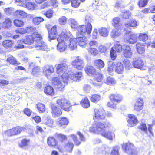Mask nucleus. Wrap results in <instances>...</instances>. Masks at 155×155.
I'll use <instances>...</instances> for the list:
<instances>
[{
  "instance_id": "nucleus-1",
  "label": "nucleus",
  "mask_w": 155,
  "mask_h": 155,
  "mask_svg": "<svg viewBox=\"0 0 155 155\" xmlns=\"http://www.w3.org/2000/svg\"><path fill=\"white\" fill-rule=\"evenodd\" d=\"M56 70L57 73L59 74L64 83H67L69 78L74 81L81 79V72L74 73L71 71H69L68 66L65 63L58 64L56 67Z\"/></svg>"
},
{
  "instance_id": "nucleus-56",
  "label": "nucleus",
  "mask_w": 155,
  "mask_h": 155,
  "mask_svg": "<svg viewBox=\"0 0 155 155\" xmlns=\"http://www.w3.org/2000/svg\"><path fill=\"white\" fill-rule=\"evenodd\" d=\"M101 98V96L98 94H94L92 95L91 98V101L94 102H96L100 100Z\"/></svg>"
},
{
  "instance_id": "nucleus-30",
  "label": "nucleus",
  "mask_w": 155,
  "mask_h": 155,
  "mask_svg": "<svg viewBox=\"0 0 155 155\" xmlns=\"http://www.w3.org/2000/svg\"><path fill=\"white\" fill-rule=\"evenodd\" d=\"M77 41L78 42L79 45L80 46H85L87 43V39L86 37H80L77 38Z\"/></svg>"
},
{
  "instance_id": "nucleus-28",
  "label": "nucleus",
  "mask_w": 155,
  "mask_h": 155,
  "mask_svg": "<svg viewBox=\"0 0 155 155\" xmlns=\"http://www.w3.org/2000/svg\"><path fill=\"white\" fill-rule=\"evenodd\" d=\"M114 70L115 72L118 74L122 73L124 71L123 64L120 62L117 63L115 65Z\"/></svg>"
},
{
  "instance_id": "nucleus-5",
  "label": "nucleus",
  "mask_w": 155,
  "mask_h": 155,
  "mask_svg": "<svg viewBox=\"0 0 155 155\" xmlns=\"http://www.w3.org/2000/svg\"><path fill=\"white\" fill-rule=\"evenodd\" d=\"M122 49V46L119 42H114V45L111 48L110 53V56L112 60L116 59L117 56V52H121Z\"/></svg>"
},
{
  "instance_id": "nucleus-37",
  "label": "nucleus",
  "mask_w": 155,
  "mask_h": 155,
  "mask_svg": "<svg viewBox=\"0 0 155 155\" xmlns=\"http://www.w3.org/2000/svg\"><path fill=\"white\" fill-rule=\"evenodd\" d=\"M120 29L116 28V29L112 30L110 33L111 36L114 38L118 37L121 34V31Z\"/></svg>"
},
{
  "instance_id": "nucleus-51",
  "label": "nucleus",
  "mask_w": 155,
  "mask_h": 155,
  "mask_svg": "<svg viewBox=\"0 0 155 155\" xmlns=\"http://www.w3.org/2000/svg\"><path fill=\"white\" fill-rule=\"evenodd\" d=\"M44 20L43 18L41 17H36L33 18V22L35 25H38Z\"/></svg>"
},
{
  "instance_id": "nucleus-26",
  "label": "nucleus",
  "mask_w": 155,
  "mask_h": 155,
  "mask_svg": "<svg viewBox=\"0 0 155 155\" xmlns=\"http://www.w3.org/2000/svg\"><path fill=\"white\" fill-rule=\"evenodd\" d=\"M56 27L55 26H53L51 30L48 31L49 39L51 40L54 39L57 34Z\"/></svg>"
},
{
  "instance_id": "nucleus-35",
  "label": "nucleus",
  "mask_w": 155,
  "mask_h": 155,
  "mask_svg": "<svg viewBox=\"0 0 155 155\" xmlns=\"http://www.w3.org/2000/svg\"><path fill=\"white\" fill-rule=\"evenodd\" d=\"M144 45L140 43H138L136 44V48L138 52L140 54L143 53L145 51Z\"/></svg>"
},
{
  "instance_id": "nucleus-62",
  "label": "nucleus",
  "mask_w": 155,
  "mask_h": 155,
  "mask_svg": "<svg viewBox=\"0 0 155 155\" xmlns=\"http://www.w3.org/2000/svg\"><path fill=\"white\" fill-rule=\"evenodd\" d=\"M40 71V67L37 66L33 68L32 73L33 75L37 76L39 73Z\"/></svg>"
},
{
  "instance_id": "nucleus-24",
  "label": "nucleus",
  "mask_w": 155,
  "mask_h": 155,
  "mask_svg": "<svg viewBox=\"0 0 155 155\" xmlns=\"http://www.w3.org/2000/svg\"><path fill=\"white\" fill-rule=\"evenodd\" d=\"M14 15L17 18H25L27 16V13L25 11L18 10L16 11L14 13Z\"/></svg>"
},
{
  "instance_id": "nucleus-41",
  "label": "nucleus",
  "mask_w": 155,
  "mask_h": 155,
  "mask_svg": "<svg viewBox=\"0 0 155 155\" xmlns=\"http://www.w3.org/2000/svg\"><path fill=\"white\" fill-rule=\"evenodd\" d=\"M81 106L84 108H87L90 106V102L87 98H85L82 100L80 102Z\"/></svg>"
},
{
  "instance_id": "nucleus-48",
  "label": "nucleus",
  "mask_w": 155,
  "mask_h": 155,
  "mask_svg": "<svg viewBox=\"0 0 155 155\" xmlns=\"http://www.w3.org/2000/svg\"><path fill=\"white\" fill-rule=\"evenodd\" d=\"M108 67L107 68V71L109 72L112 73L114 70V68H115V64L111 61H110L108 62Z\"/></svg>"
},
{
  "instance_id": "nucleus-15",
  "label": "nucleus",
  "mask_w": 155,
  "mask_h": 155,
  "mask_svg": "<svg viewBox=\"0 0 155 155\" xmlns=\"http://www.w3.org/2000/svg\"><path fill=\"white\" fill-rule=\"evenodd\" d=\"M133 64L134 68L140 69L143 66L144 63L140 57H137L134 58Z\"/></svg>"
},
{
  "instance_id": "nucleus-44",
  "label": "nucleus",
  "mask_w": 155,
  "mask_h": 155,
  "mask_svg": "<svg viewBox=\"0 0 155 155\" xmlns=\"http://www.w3.org/2000/svg\"><path fill=\"white\" fill-rule=\"evenodd\" d=\"M95 65L99 68H103L104 66V61L101 59L96 60L94 62Z\"/></svg>"
},
{
  "instance_id": "nucleus-29",
  "label": "nucleus",
  "mask_w": 155,
  "mask_h": 155,
  "mask_svg": "<svg viewBox=\"0 0 155 155\" xmlns=\"http://www.w3.org/2000/svg\"><path fill=\"white\" fill-rule=\"evenodd\" d=\"M98 32L100 35L104 37H107L108 36L109 33V30L105 27H101L98 29Z\"/></svg>"
},
{
  "instance_id": "nucleus-11",
  "label": "nucleus",
  "mask_w": 155,
  "mask_h": 155,
  "mask_svg": "<svg viewBox=\"0 0 155 155\" xmlns=\"http://www.w3.org/2000/svg\"><path fill=\"white\" fill-rule=\"evenodd\" d=\"M23 129L21 127H16L7 130L5 133L10 136L17 135L20 134Z\"/></svg>"
},
{
  "instance_id": "nucleus-60",
  "label": "nucleus",
  "mask_w": 155,
  "mask_h": 155,
  "mask_svg": "<svg viewBox=\"0 0 155 155\" xmlns=\"http://www.w3.org/2000/svg\"><path fill=\"white\" fill-rule=\"evenodd\" d=\"M97 48H89L88 50L90 53L93 55H96L98 54V51L97 49Z\"/></svg>"
},
{
  "instance_id": "nucleus-3",
  "label": "nucleus",
  "mask_w": 155,
  "mask_h": 155,
  "mask_svg": "<svg viewBox=\"0 0 155 155\" xmlns=\"http://www.w3.org/2000/svg\"><path fill=\"white\" fill-rule=\"evenodd\" d=\"M65 33L62 32L59 35L57 39L58 42L57 45V49L59 52H63L66 49L67 45L66 42L65 41Z\"/></svg>"
},
{
  "instance_id": "nucleus-23",
  "label": "nucleus",
  "mask_w": 155,
  "mask_h": 155,
  "mask_svg": "<svg viewBox=\"0 0 155 155\" xmlns=\"http://www.w3.org/2000/svg\"><path fill=\"white\" fill-rule=\"evenodd\" d=\"M137 22L134 19H131L129 22H126L125 24L124 29L125 31L130 27H135L138 25Z\"/></svg>"
},
{
  "instance_id": "nucleus-42",
  "label": "nucleus",
  "mask_w": 155,
  "mask_h": 155,
  "mask_svg": "<svg viewBox=\"0 0 155 155\" xmlns=\"http://www.w3.org/2000/svg\"><path fill=\"white\" fill-rule=\"evenodd\" d=\"M104 82L106 84L109 85H114L116 83V81L114 78L109 77H107Z\"/></svg>"
},
{
  "instance_id": "nucleus-43",
  "label": "nucleus",
  "mask_w": 155,
  "mask_h": 155,
  "mask_svg": "<svg viewBox=\"0 0 155 155\" xmlns=\"http://www.w3.org/2000/svg\"><path fill=\"white\" fill-rule=\"evenodd\" d=\"M3 46L6 48H10L13 44V42L11 40L4 41L2 43Z\"/></svg>"
},
{
  "instance_id": "nucleus-52",
  "label": "nucleus",
  "mask_w": 155,
  "mask_h": 155,
  "mask_svg": "<svg viewBox=\"0 0 155 155\" xmlns=\"http://www.w3.org/2000/svg\"><path fill=\"white\" fill-rule=\"evenodd\" d=\"M43 122L44 124L50 127H52L53 126V121L50 118L45 119Z\"/></svg>"
},
{
  "instance_id": "nucleus-20",
  "label": "nucleus",
  "mask_w": 155,
  "mask_h": 155,
  "mask_svg": "<svg viewBox=\"0 0 155 155\" xmlns=\"http://www.w3.org/2000/svg\"><path fill=\"white\" fill-rule=\"evenodd\" d=\"M143 106V101L142 99L139 98L137 99L134 106V109L139 111L142 109Z\"/></svg>"
},
{
  "instance_id": "nucleus-45",
  "label": "nucleus",
  "mask_w": 155,
  "mask_h": 155,
  "mask_svg": "<svg viewBox=\"0 0 155 155\" xmlns=\"http://www.w3.org/2000/svg\"><path fill=\"white\" fill-rule=\"evenodd\" d=\"M36 107L39 112L40 113H43L45 111V105L42 103H38L36 104Z\"/></svg>"
},
{
  "instance_id": "nucleus-27",
  "label": "nucleus",
  "mask_w": 155,
  "mask_h": 155,
  "mask_svg": "<svg viewBox=\"0 0 155 155\" xmlns=\"http://www.w3.org/2000/svg\"><path fill=\"white\" fill-rule=\"evenodd\" d=\"M110 100L114 103L120 102L122 99L121 96L119 94H112L110 96Z\"/></svg>"
},
{
  "instance_id": "nucleus-32",
  "label": "nucleus",
  "mask_w": 155,
  "mask_h": 155,
  "mask_svg": "<svg viewBox=\"0 0 155 155\" xmlns=\"http://www.w3.org/2000/svg\"><path fill=\"white\" fill-rule=\"evenodd\" d=\"M84 70L86 73L89 75L94 74L96 73L95 69L92 66L86 67Z\"/></svg>"
},
{
  "instance_id": "nucleus-55",
  "label": "nucleus",
  "mask_w": 155,
  "mask_h": 155,
  "mask_svg": "<svg viewBox=\"0 0 155 155\" xmlns=\"http://www.w3.org/2000/svg\"><path fill=\"white\" fill-rule=\"evenodd\" d=\"M89 48H97L98 46V43L95 40L90 41L88 44Z\"/></svg>"
},
{
  "instance_id": "nucleus-16",
  "label": "nucleus",
  "mask_w": 155,
  "mask_h": 155,
  "mask_svg": "<svg viewBox=\"0 0 155 155\" xmlns=\"http://www.w3.org/2000/svg\"><path fill=\"white\" fill-rule=\"evenodd\" d=\"M127 121L129 127H133L135 126L137 124L138 121L136 117L132 114L129 115Z\"/></svg>"
},
{
  "instance_id": "nucleus-54",
  "label": "nucleus",
  "mask_w": 155,
  "mask_h": 155,
  "mask_svg": "<svg viewBox=\"0 0 155 155\" xmlns=\"http://www.w3.org/2000/svg\"><path fill=\"white\" fill-rule=\"evenodd\" d=\"M103 78V75L102 73L96 74L94 76V80L99 82H101Z\"/></svg>"
},
{
  "instance_id": "nucleus-6",
  "label": "nucleus",
  "mask_w": 155,
  "mask_h": 155,
  "mask_svg": "<svg viewBox=\"0 0 155 155\" xmlns=\"http://www.w3.org/2000/svg\"><path fill=\"white\" fill-rule=\"evenodd\" d=\"M56 102L61 109L67 111L70 110L71 105L68 100L65 98H61L57 99Z\"/></svg>"
},
{
  "instance_id": "nucleus-47",
  "label": "nucleus",
  "mask_w": 155,
  "mask_h": 155,
  "mask_svg": "<svg viewBox=\"0 0 155 155\" xmlns=\"http://www.w3.org/2000/svg\"><path fill=\"white\" fill-rule=\"evenodd\" d=\"M73 147L74 144L73 143L70 141H68L64 146L65 149L69 152H71Z\"/></svg>"
},
{
  "instance_id": "nucleus-9",
  "label": "nucleus",
  "mask_w": 155,
  "mask_h": 155,
  "mask_svg": "<svg viewBox=\"0 0 155 155\" xmlns=\"http://www.w3.org/2000/svg\"><path fill=\"white\" fill-rule=\"evenodd\" d=\"M137 39V36L129 31L128 33L126 34L125 35L124 41L130 44H133L136 43Z\"/></svg>"
},
{
  "instance_id": "nucleus-34",
  "label": "nucleus",
  "mask_w": 155,
  "mask_h": 155,
  "mask_svg": "<svg viewBox=\"0 0 155 155\" xmlns=\"http://www.w3.org/2000/svg\"><path fill=\"white\" fill-rule=\"evenodd\" d=\"M7 61L10 64L13 65H18L20 64L17 61L15 58L11 55L8 56L7 59Z\"/></svg>"
},
{
  "instance_id": "nucleus-25",
  "label": "nucleus",
  "mask_w": 155,
  "mask_h": 155,
  "mask_svg": "<svg viewBox=\"0 0 155 155\" xmlns=\"http://www.w3.org/2000/svg\"><path fill=\"white\" fill-rule=\"evenodd\" d=\"M47 144L50 147H54L58 145V142L55 139L52 137H50L47 139Z\"/></svg>"
},
{
  "instance_id": "nucleus-36",
  "label": "nucleus",
  "mask_w": 155,
  "mask_h": 155,
  "mask_svg": "<svg viewBox=\"0 0 155 155\" xmlns=\"http://www.w3.org/2000/svg\"><path fill=\"white\" fill-rule=\"evenodd\" d=\"M102 136L110 140H112L113 137H114V134L112 131H108L104 132L102 133Z\"/></svg>"
},
{
  "instance_id": "nucleus-4",
  "label": "nucleus",
  "mask_w": 155,
  "mask_h": 155,
  "mask_svg": "<svg viewBox=\"0 0 155 155\" xmlns=\"http://www.w3.org/2000/svg\"><path fill=\"white\" fill-rule=\"evenodd\" d=\"M64 39L65 41H67L69 39V44L68 46L71 50H72L76 49L78 46L77 39L75 38H72L71 34L69 31H66Z\"/></svg>"
},
{
  "instance_id": "nucleus-2",
  "label": "nucleus",
  "mask_w": 155,
  "mask_h": 155,
  "mask_svg": "<svg viewBox=\"0 0 155 155\" xmlns=\"http://www.w3.org/2000/svg\"><path fill=\"white\" fill-rule=\"evenodd\" d=\"M93 21V19L91 17L87 16L85 17V25H81L77 28V34L78 35H89L92 31V26L91 23Z\"/></svg>"
},
{
  "instance_id": "nucleus-31",
  "label": "nucleus",
  "mask_w": 155,
  "mask_h": 155,
  "mask_svg": "<svg viewBox=\"0 0 155 155\" xmlns=\"http://www.w3.org/2000/svg\"><path fill=\"white\" fill-rule=\"evenodd\" d=\"M120 21V19L118 17H115L113 18L112 24L116 28L121 29L122 27V25L119 23Z\"/></svg>"
},
{
  "instance_id": "nucleus-58",
  "label": "nucleus",
  "mask_w": 155,
  "mask_h": 155,
  "mask_svg": "<svg viewBox=\"0 0 155 155\" xmlns=\"http://www.w3.org/2000/svg\"><path fill=\"white\" fill-rule=\"evenodd\" d=\"M123 62L126 69L129 70L132 68L131 63L127 59L124 60Z\"/></svg>"
},
{
  "instance_id": "nucleus-33",
  "label": "nucleus",
  "mask_w": 155,
  "mask_h": 155,
  "mask_svg": "<svg viewBox=\"0 0 155 155\" xmlns=\"http://www.w3.org/2000/svg\"><path fill=\"white\" fill-rule=\"evenodd\" d=\"M23 40L25 45H31L32 44L35 42L33 36L30 35L26 36Z\"/></svg>"
},
{
  "instance_id": "nucleus-17",
  "label": "nucleus",
  "mask_w": 155,
  "mask_h": 155,
  "mask_svg": "<svg viewBox=\"0 0 155 155\" xmlns=\"http://www.w3.org/2000/svg\"><path fill=\"white\" fill-rule=\"evenodd\" d=\"M96 128V133L101 135L105 131V126L103 123L100 122H97L95 123Z\"/></svg>"
},
{
  "instance_id": "nucleus-10",
  "label": "nucleus",
  "mask_w": 155,
  "mask_h": 155,
  "mask_svg": "<svg viewBox=\"0 0 155 155\" xmlns=\"http://www.w3.org/2000/svg\"><path fill=\"white\" fill-rule=\"evenodd\" d=\"M35 45L30 46V48H33L35 47L37 50H40L43 51H48L47 46L42 41H35Z\"/></svg>"
},
{
  "instance_id": "nucleus-46",
  "label": "nucleus",
  "mask_w": 155,
  "mask_h": 155,
  "mask_svg": "<svg viewBox=\"0 0 155 155\" xmlns=\"http://www.w3.org/2000/svg\"><path fill=\"white\" fill-rule=\"evenodd\" d=\"M58 125L60 126L67 125L68 123V120L65 117H62L59 119Z\"/></svg>"
},
{
  "instance_id": "nucleus-21",
  "label": "nucleus",
  "mask_w": 155,
  "mask_h": 155,
  "mask_svg": "<svg viewBox=\"0 0 155 155\" xmlns=\"http://www.w3.org/2000/svg\"><path fill=\"white\" fill-rule=\"evenodd\" d=\"M125 48L124 49L123 53L124 57L127 58H130L132 55L130 47L127 45H124Z\"/></svg>"
},
{
  "instance_id": "nucleus-38",
  "label": "nucleus",
  "mask_w": 155,
  "mask_h": 155,
  "mask_svg": "<svg viewBox=\"0 0 155 155\" xmlns=\"http://www.w3.org/2000/svg\"><path fill=\"white\" fill-rule=\"evenodd\" d=\"M44 92L47 94L52 95L54 93V90L53 87L50 85H48L45 87Z\"/></svg>"
},
{
  "instance_id": "nucleus-40",
  "label": "nucleus",
  "mask_w": 155,
  "mask_h": 155,
  "mask_svg": "<svg viewBox=\"0 0 155 155\" xmlns=\"http://www.w3.org/2000/svg\"><path fill=\"white\" fill-rule=\"evenodd\" d=\"M30 142L29 139H22L18 145L20 147L24 149L27 146Z\"/></svg>"
},
{
  "instance_id": "nucleus-12",
  "label": "nucleus",
  "mask_w": 155,
  "mask_h": 155,
  "mask_svg": "<svg viewBox=\"0 0 155 155\" xmlns=\"http://www.w3.org/2000/svg\"><path fill=\"white\" fill-rule=\"evenodd\" d=\"M77 134H78L79 137L80 141L79 140L77 137L74 134H71L70 136L73 139L74 143L76 145H79L81 143V141L84 142L86 140V138L80 132L78 131L77 133Z\"/></svg>"
},
{
  "instance_id": "nucleus-8",
  "label": "nucleus",
  "mask_w": 155,
  "mask_h": 155,
  "mask_svg": "<svg viewBox=\"0 0 155 155\" xmlns=\"http://www.w3.org/2000/svg\"><path fill=\"white\" fill-rule=\"evenodd\" d=\"M71 64L75 68L78 70L82 69L85 66L84 61L79 57H77L76 58L72 61Z\"/></svg>"
},
{
  "instance_id": "nucleus-22",
  "label": "nucleus",
  "mask_w": 155,
  "mask_h": 155,
  "mask_svg": "<svg viewBox=\"0 0 155 155\" xmlns=\"http://www.w3.org/2000/svg\"><path fill=\"white\" fill-rule=\"evenodd\" d=\"M110 148L107 146H103L101 148L98 147L96 148L94 150V152L96 153L101 152L104 154H105L109 152Z\"/></svg>"
},
{
  "instance_id": "nucleus-57",
  "label": "nucleus",
  "mask_w": 155,
  "mask_h": 155,
  "mask_svg": "<svg viewBox=\"0 0 155 155\" xmlns=\"http://www.w3.org/2000/svg\"><path fill=\"white\" fill-rule=\"evenodd\" d=\"M35 4L31 2H28L25 4L24 7L26 8L28 10H33L35 7Z\"/></svg>"
},
{
  "instance_id": "nucleus-18",
  "label": "nucleus",
  "mask_w": 155,
  "mask_h": 155,
  "mask_svg": "<svg viewBox=\"0 0 155 155\" xmlns=\"http://www.w3.org/2000/svg\"><path fill=\"white\" fill-rule=\"evenodd\" d=\"M51 108L52 110L51 112L54 117H56L59 116L61 114L62 112L61 110L57 107L55 104H52L51 106Z\"/></svg>"
},
{
  "instance_id": "nucleus-63",
  "label": "nucleus",
  "mask_w": 155,
  "mask_h": 155,
  "mask_svg": "<svg viewBox=\"0 0 155 155\" xmlns=\"http://www.w3.org/2000/svg\"><path fill=\"white\" fill-rule=\"evenodd\" d=\"M34 36H33L34 38V41H37V40L38 41L41 40L42 39V36L41 35L37 32H35L34 33Z\"/></svg>"
},
{
  "instance_id": "nucleus-49",
  "label": "nucleus",
  "mask_w": 155,
  "mask_h": 155,
  "mask_svg": "<svg viewBox=\"0 0 155 155\" xmlns=\"http://www.w3.org/2000/svg\"><path fill=\"white\" fill-rule=\"evenodd\" d=\"M23 40H18L15 45V47L17 49H21L24 48L25 46L26 47Z\"/></svg>"
},
{
  "instance_id": "nucleus-13",
  "label": "nucleus",
  "mask_w": 155,
  "mask_h": 155,
  "mask_svg": "<svg viewBox=\"0 0 155 155\" xmlns=\"http://www.w3.org/2000/svg\"><path fill=\"white\" fill-rule=\"evenodd\" d=\"M42 71L43 74L47 77L54 72V69L52 65H47L43 67Z\"/></svg>"
},
{
  "instance_id": "nucleus-50",
  "label": "nucleus",
  "mask_w": 155,
  "mask_h": 155,
  "mask_svg": "<svg viewBox=\"0 0 155 155\" xmlns=\"http://www.w3.org/2000/svg\"><path fill=\"white\" fill-rule=\"evenodd\" d=\"M138 38L140 41L145 42L148 39V35L145 33H140L139 34Z\"/></svg>"
},
{
  "instance_id": "nucleus-59",
  "label": "nucleus",
  "mask_w": 155,
  "mask_h": 155,
  "mask_svg": "<svg viewBox=\"0 0 155 155\" xmlns=\"http://www.w3.org/2000/svg\"><path fill=\"white\" fill-rule=\"evenodd\" d=\"M57 137L58 140L61 142H63L64 141L67 139V137L62 134H57Z\"/></svg>"
},
{
  "instance_id": "nucleus-64",
  "label": "nucleus",
  "mask_w": 155,
  "mask_h": 155,
  "mask_svg": "<svg viewBox=\"0 0 155 155\" xmlns=\"http://www.w3.org/2000/svg\"><path fill=\"white\" fill-rule=\"evenodd\" d=\"M71 2L72 6L74 8L78 7L80 4L79 0H71Z\"/></svg>"
},
{
  "instance_id": "nucleus-61",
  "label": "nucleus",
  "mask_w": 155,
  "mask_h": 155,
  "mask_svg": "<svg viewBox=\"0 0 155 155\" xmlns=\"http://www.w3.org/2000/svg\"><path fill=\"white\" fill-rule=\"evenodd\" d=\"M119 148V147L118 146L114 147L111 153V155H119L118 150Z\"/></svg>"
},
{
  "instance_id": "nucleus-53",
  "label": "nucleus",
  "mask_w": 155,
  "mask_h": 155,
  "mask_svg": "<svg viewBox=\"0 0 155 155\" xmlns=\"http://www.w3.org/2000/svg\"><path fill=\"white\" fill-rule=\"evenodd\" d=\"M14 25L16 27H21L24 25V22L21 20L15 19L13 21Z\"/></svg>"
},
{
  "instance_id": "nucleus-19",
  "label": "nucleus",
  "mask_w": 155,
  "mask_h": 155,
  "mask_svg": "<svg viewBox=\"0 0 155 155\" xmlns=\"http://www.w3.org/2000/svg\"><path fill=\"white\" fill-rule=\"evenodd\" d=\"M52 82V84L55 86V87L57 88H58L60 90H61L64 87V85L63 84L58 78L54 77L53 78Z\"/></svg>"
},
{
  "instance_id": "nucleus-39",
  "label": "nucleus",
  "mask_w": 155,
  "mask_h": 155,
  "mask_svg": "<svg viewBox=\"0 0 155 155\" xmlns=\"http://www.w3.org/2000/svg\"><path fill=\"white\" fill-rule=\"evenodd\" d=\"M11 23L12 21L11 19L8 18H6L5 21L2 23V27L5 29L11 27Z\"/></svg>"
},
{
  "instance_id": "nucleus-14",
  "label": "nucleus",
  "mask_w": 155,
  "mask_h": 155,
  "mask_svg": "<svg viewBox=\"0 0 155 155\" xmlns=\"http://www.w3.org/2000/svg\"><path fill=\"white\" fill-rule=\"evenodd\" d=\"M95 117L98 119H103L105 117L106 114L105 110L102 108L94 110Z\"/></svg>"
},
{
  "instance_id": "nucleus-7",
  "label": "nucleus",
  "mask_w": 155,
  "mask_h": 155,
  "mask_svg": "<svg viewBox=\"0 0 155 155\" xmlns=\"http://www.w3.org/2000/svg\"><path fill=\"white\" fill-rule=\"evenodd\" d=\"M122 147L125 150V152L129 155H136L137 152L134 149L133 145L131 143L128 142L124 143Z\"/></svg>"
}]
</instances>
